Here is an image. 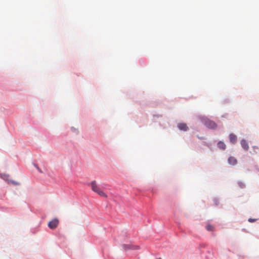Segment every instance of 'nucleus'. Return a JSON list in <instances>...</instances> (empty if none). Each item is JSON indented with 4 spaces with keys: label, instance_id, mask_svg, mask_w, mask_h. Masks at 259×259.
Instances as JSON below:
<instances>
[{
    "label": "nucleus",
    "instance_id": "nucleus-1",
    "mask_svg": "<svg viewBox=\"0 0 259 259\" xmlns=\"http://www.w3.org/2000/svg\"><path fill=\"white\" fill-rule=\"evenodd\" d=\"M90 186L91 187L92 190L100 196L104 197H107V195L102 190H101L96 181H92L90 184Z\"/></svg>",
    "mask_w": 259,
    "mask_h": 259
},
{
    "label": "nucleus",
    "instance_id": "nucleus-2",
    "mask_svg": "<svg viewBox=\"0 0 259 259\" xmlns=\"http://www.w3.org/2000/svg\"><path fill=\"white\" fill-rule=\"evenodd\" d=\"M59 224V220L55 219L48 223V227L51 229H54L57 227Z\"/></svg>",
    "mask_w": 259,
    "mask_h": 259
},
{
    "label": "nucleus",
    "instance_id": "nucleus-3",
    "mask_svg": "<svg viewBox=\"0 0 259 259\" xmlns=\"http://www.w3.org/2000/svg\"><path fill=\"white\" fill-rule=\"evenodd\" d=\"M123 247L125 250H137L140 248L139 246L133 244H124Z\"/></svg>",
    "mask_w": 259,
    "mask_h": 259
},
{
    "label": "nucleus",
    "instance_id": "nucleus-4",
    "mask_svg": "<svg viewBox=\"0 0 259 259\" xmlns=\"http://www.w3.org/2000/svg\"><path fill=\"white\" fill-rule=\"evenodd\" d=\"M205 125L210 128L214 129L217 127V124L214 121L210 120H206L205 122Z\"/></svg>",
    "mask_w": 259,
    "mask_h": 259
},
{
    "label": "nucleus",
    "instance_id": "nucleus-5",
    "mask_svg": "<svg viewBox=\"0 0 259 259\" xmlns=\"http://www.w3.org/2000/svg\"><path fill=\"white\" fill-rule=\"evenodd\" d=\"M178 128L182 131H187L188 130V127L187 124L184 123H180L178 124Z\"/></svg>",
    "mask_w": 259,
    "mask_h": 259
},
{
    "label": "nucleus",
    "instance_id": "nucleus-6",
    "mask_svg": "<svg viewBox=\"0 0 259 259\" xmlns=\"http://www.w3.org/2000/svg\"><path fill=\"white\" fill-rule=\"evenodd\" d=\"M240 143H241V145L242 147L243 148L244 150H245L246 151L248 150L249 146H248V143L246 140H242L241 141Z\"/></svg>",
    "mask_w": 259,
    "mask_h": 259
},
{
    "label": "nucleus",
    "instance_id": "nucleus-7",
    "mask_svg": "<svg viewBox=\"0 0 259 259\" xmlns=\"http://www.w3.org/2000/svg\"><path fill=\"white\" fill-rule=\"evenodd\" d=\"M228 161L230 164L232 165H234L236 164L237 162L236 159L235 157H232V156L228 158Z\"/></svg>",
    "mask_w": 259,
    "mask_h": 259
},
{
    "label": "nucleus",
    "instance_id": "nucleus-8",
    "mask_svg": "<svg viewBox=\"0 0 259 259\" xmlns=\"http://www.w3.org/2000/svg\"><path fill=\"white\" fill-rule=\"evenodd\" d=\"M230 141L232 144H235L237 141V137L233 134H231L229 136Z\"/></svg>",
    "mask_w": 259,
    "mask_h": 259
},
{
    "label": "nucleus",
    "instance_id": "nucleus-9",
    "mask_svg": "<svg viewBox=\"0 0 259 259\" xmlns=\"http://www.w3.org/2000/svg\"><path fill=\"white\" fill-rule=\"evenodd\" d=\"M218 146L220 149L223 150H224L226 149V145L222 141H220L218 143Z\"/></svg>",
    "mask_w": 259,
    "mask_h": 259
},
{
    "label": "nucleus",
    "instance_id": "nucleus-10",
    "mask_svg": "<svg viewBox=\"0 0 259 259\" xmlns=\"http://www.w3.org/2000/svg\"><path fill=\"white\" fill-rule=\"evenodd\" d=\"M206 229L208 231H212L213 229V227L210 224H208L206 226Z\"/></svg>",
    "mask_w": 259,
    "mask_h": 259
},
{
    "label": "nucleus",
    "instance_id": "nucleus-11",
    "mask_svg": "<svg viewBox=\"0 0 259 259\" xmlns=\"http://www.w3.org/2000/svg\"><path fill=\"white\" fill-rule=\"evenodd\" d=\"M252 149L253 150H254L253 151V153H257V152L259 150V148L257 146H253L252 147Z\"/></svg>",
    "mask_w": 259,
    "mask_h": 259
},
{
    "label": "nucleus",
    "instance_id": "nucleus-12",
    "mask_svg": "<svg viewBox=\"0 0 259 259\" xmlns=\"http://www.w3.org/2000/svg\"><path fill=\"white\" fill-rule=\"evenodd\" d=\"M238 185L240 186V188H243L245 187V184L241 182H240L238 183Z\"/></svg>",
    "mask_w": 259,
    "mask_h": 259
},
{
    "label": "nucleus",
    "instance_id": "nucleus-13",
    "mask_svg": "<svg viewBox=\"0 0 259 259\" xmlns=\"http://www.w3.org/2000/svg\"><path fill=\"white\" fill-rule=\"evenodd\" d=\"M256 221V219H251V218H250L248 219V221L250 223H252V222H254Z\"/></svg>",
    "mask_w": 259,
    "mask_h": 259
},
{
    "label": "nucleus",
    "instance_id": "nucleus-14",
    "mask_svg": "<svg viewBox=\"0 0 259 259\" xmlns=\"http://www.w3.org/2000/svg\"><path fill=\"white\" fill-rule=\"evenodd\" d=\"M37 168L39 170L40 172H41V170H40L38 167H37Z\"/></svg>",
    "mask_w": 259,
    "mask_h": 259
}]
</instances>
